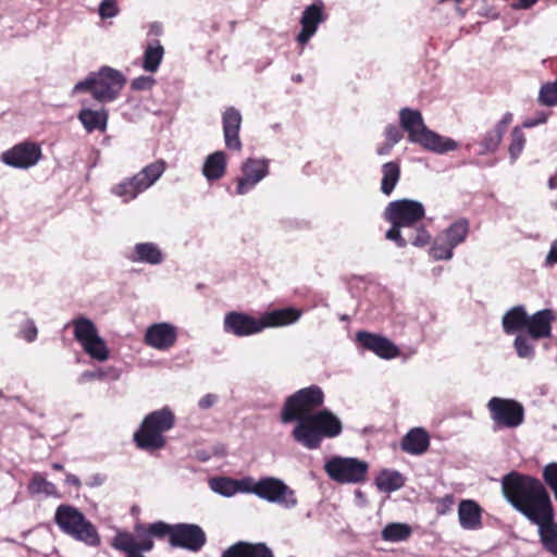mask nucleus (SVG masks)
Returning <instances> with one entry per match:
<instances>
[{"label":"nucleus","instance_id":"obj_35","mask_svg":"<svg viewBox=\"0 0 557 557\" xmlns=\"http://www.w3.org/2000/svg\"><path fill=\"white\" fill-rule=\"evenodd\" d=\"M412 534V529L407 523L392 522L382 530V539L386 542L406 541Z\"/></svg>","mask_w":557,"mask_h":557},{"label":"nucleus","instance_id":"obj_21","mask_svg":"<svg viewBox=\"0 0 557 557\" xmlns=\"http://www.w3.org/2000/svg\"><path fill=\"white\" fill-rule=\"evenodd\" d=\"M127 260L133 263L159 265L165 260V255L158 244L153 242L137 243L126 253Z\"/></svg>","mask_w":557,"mask_h":557},{"label":"nucleus","instance_id":"obj_43","mask_svg":"<svg viewBox=\"0 0 557 557\" xmlns=\"http://www.w3.org/2000/svg\"><path fill=\"white\" fill-rule=\"evenodd\" d=\"M504 133H502V131L497 129L496 127H493L485 134L481 143L482 150L479 153L485 154L487 152L496 151L500 145Z\"/></svg>","mask_w":557,"mask_h":557},{"label":"nucleus","instance_id":"obj_37","mask_svg":"<svg viewBox=\"0 0 557 557\" xmlns=\"http://www.w3.org/2000/svg\"><path fill=\"white\" fill-rule=\"evenodd\" d=\"M255 494L269 502L278 500V480L275 478H264L256 483Z\"/></svg>","mask_w":557,"mask_h":557},{"label":"nucleus","instance_id":"obj_23","mask_svg":"<svg viewBox=\"0 0 557 557\" xmlns=\"http://www.w3.org/2000/svg\"><path fill=\"white\" fill-rule=\"evenodd\" d=\"M555 319V313L550 309H543L532 315H528L525 329L529 336L534 341L550 337L552 323Z\"/></svg>","mask_w":557,"mask_h":557},{"label":"nucleus","instance_id":"obj_27","mask_svg":"<svg viewBox=\"0 0 557 557\" xmlns=\"http://www.w3.org/2000/svg\"><path fill=\"white\" fill-rule=\"evenodd\" d=\"M222 557H274L262 543L237 542L223 552Z\"/></svg>","mask_w":557,"mask_h":557},{"label":"nucleus","instance_id":"obj_49","mask_svg":"<svg viewBox=\"0 0 557 557\" xmlns=\"http://www.w3.org/2000/svg\"><path fill=\"white\" fill-rule=\"evenodd\" d=\"M297 498L295 496L294 491H292L287 485H285L281 481V506L286 508H292L296 506Z\"/></svg>","mask_w":557,"mask_h":557},{"label":"nucleus","instance_id":"obj_60","mask_svg":"<svg viewBox=\"0 0 557 557\" xmlns=\"http://www.w3.org/2000/svg\"><path fill=\"white\" fill-rule=\"evenodd\" d=\"M512 114L507 112L503 115L502 120L494 126L497 129L502 131L505 134L507 126L512 122Z\"/></svg>","mask_w":557,"mask_h":557},{"label":"nucleus","instance_id":"obj_2","mask_svg":"<svg viewBox=\"0 0 557 557\" xmlns=\"http://www.w3.org/2000/svg\"><path fill=\"white\" fill-rule=\"evenodd\" d=\"M342 432L341 419L329 409H320L295 423L292 434L298 444L313 450L320 448L324 438H335Z\"/></svg>","mask_w":557,"mask_h":557},{"label":"nucleus","instance_id":"obj_58","mask_svg":"<svg viewBox=\"0 0 557 557\" xmlns=\"http://www.w3.org/2000/svg\"><path fill=\"white\" fill-rule=\"evenodd\" d=\"M153 547V542L149 535H145L141 540L137 541L136 554L141 552H149Z\"/></svg>","mask_w":557,"mask_h":557},{"label":"nucleus","instance_id":"obj_28","mask_svg":"<svg viewBox=\"0 0 557 557\" xmlns=\"http://www.w3.org/2000/svg\"><path fill=\"white\" fill-rule=\"evenodd\" d=\"M78 120L83 124L87 133L94 131L104 132L108 124V111L106 109L92 110L83 108L78 112Z\"/></svg>","mask_w":557,"mask_h":557},{"label":"nucleus","instance_id":"obj_12","mask_svg":"<svg viewBox=\"0 0 557 557\" xmlns=\"http://www.w3.org/2000/svg\"><path fill=\"white\" fill-rule=\"evenodd\" d=\"M368 470L367 461L354 457L333 456L324 463V471L329 478L341 484L364 482Z\"/></svg>","mask_w":557,"mask_h":557},{"label":"nucleus","instance_id":"obj_53","mask_svg":"<svg viewBox=\"0 0 557 557\" xmlns=\"http://www.w3.org/2000/svg\"><path fill=\"white\" fill-rule=\"evenodd\" d=\"M235 487L236 493H253L255 494V487L256 483L253 479L251 478H244L240 480H235Z\"/></svg>","mask_w":557,"mask_h":557},{"label":"nucleus","instance_id":"obj_17","mask_svg":"<svg viewBox=\"0 0 557 557\" xmlns=\"http://www.w3.org/2000/svg\"><path fill=\"white\" fill-rule=\"evenodd\" d=\"M178 330L169 322H159L149 325L144 335V342L147 346L166 351L177 342Z\"/></svg>","mask_w":557,"mask_h":557},{"label":"nucleus","instance_id":"obj_44","mask_svg":"<svg viewBox=\"0 0 557 557\" xmlns=\"http://www.w3.org/2000/svg\"><path fill=\"white\" fill-rule=\"evenodd\" d=\"M410 234L406 239L416 247H424L431 240V235L424 226H414V228L407 230Z\"/></svg>","mask_w":557,"mask_h":557},{"label":"nucleus","instance_id":"obj_54","mask_svg":"<svg viewBox=\"0 0 557 557\" xmlns=\"http://www.w3.org/2000/svg\"><path fill=\"white\" fill-rule=\"evenodd\" d=\"M154 84V79L150 76H139L132 82V88L135 90L149 89Z\"/></svg>","mask_w":557,"mask_h":557},{"label":"nucleus","instance_id":"obj_7","mask_svg":"<svg viewBox=\"0 0 557 557\" xmlns=\"http://www.w3.org/2000/svg\"><path fill=\"white\" fill-rule=\"evenodd\" d=\"M54 521L63 533L74 540L94 547L100 544L96 527L77 508L60 505L55 510Z\"/></svg>","mask_w":557,"mask_h":557},{"label":"nucleus","instance_id":"obj_52","mask_svg":"<svg viewBox=\"0 0 557 557\" xmlns=\"http://www.w3.org/2000/svg\"><path fill=\"white\" fill-rule=\"evenodd\" d=\"M384 135L386 138L387 144L389 145H396L403 139V134L399 131V128L393 124H388L385 127Z\"/></svg>","mask_w":557,"mask_h":557},{"label":"nucleus","instance_id":"obj_14","mask_svg":"<svg viewBox=\"0 0 557 557\" xmlns=\"http://www.w3.org/2000/svg\"><path fill=\"white\" fill-rule=\"evenodd\" d=\"M242 175L236 180L237 195L250 193L268 174L269 164L264 159L249 158L242 163Z\"/></svg>","mask_w":557,"mask_h":557},{"label":"nucleus","instance_id":"obj_16","mask_svg":"<svg viewBox=\"0 0 557 557\" xmlns=\"http://www.w3.org/2000/svg\"><path fill=\"white\" fill-rule=\"evenodd\" d=\"M40 158V147L35 143L24 141L2 152L0 159L11 168L29 169L36 165Z\"/></svg>","mask_w":557,"mask_h":557},{"label":"nucleus","instance_id":"obj_50","mask_svg":"<svg viewBox=\"0 0 557 557\" xmlns=\"http://www.w3.org/2000/svg\"><path fill=\"white\" fill-rule=\"evenodd\" d=\"M37 333V327L32 320H26L20 331L21 336L28 343H32L36 339Z\"/></svg>","mask_w":557,"mask_h":557},{"label":"nucleus","instance_id":"obj_34","mask_svg":"<svg viewBox=\"0 0 557 557\" xmlns=\"http://www.w3.org/2000/svg\"><path fill=\"white\" fill-rule=\"evenodd\" d=\"M400 177L399 164L391 161L382 166L381 191L388 196L394 190Z\"/></svg>","mask_w":557,"mask_h":557},{"label":"nucleus","instance_id":"obj_56","mask_svg":"<svg viewBox=\"0 0 557 557\" xmlns=\"http://www.w3.org/2000/svg\"><path fill=\"white\" fill-rule=\"evenodd\" d=\"M557 264V238L552 242L549 251L545 257V265L553 267Z\"/></svg>","mask_w":557,"mask_h":557},{"label":"nucleus","instance_id":"obj_19","mask_svg":"<svg viewBox=\"0 0 557 557\" xmlns=\"http://www.w3.org/2000/svg\"><path fill=\"white\" fill-rule=\"evenodd\" d=\"M356 339L362 348L372 351L382 359L388 360L399 356L398 347L384 336L360 331L356 334Z\"/></svg>","mask_w":557,"mask_h":557},{"label":"nucleus","instance_id":"obj_39","mask_svg":"<svg viewBox=\"0 0 557 557\" xmlns=\"http://www.w3.org/2000/svg\"><path fill=\"white\" fill-rule=\"evenodd\" d=\"M510 136L511 143L509 145L508 151L510 160L513 163L522 153L527 139L520 127H513Z\"/></svg>","mask_w":557,"mask_h":557},{"label":"nucleus","instance_id":"obj_61","mask_svg":"<svg viewBox=\"0 0 557 557\" xmlns=\"http://www.w3.org/2000/svg\"><path fill=\"white\" fill-rule=\"evenodd\" d=\"M103 482H104V476L102 474L97 473V474H94L92 476H90L86 484L90 487H96V486L102 485Z\"/></svg>","mask_w":557,"mask_h":557},{"label":"nucleus","instance_id":"obj_40","mask_svg":"<svg viewBox=\"0 0 557 557\" xmlns=\"http://www.w3.org/2000/svg\"><path fill=\"white\" fill-rule=\"evenodd\" d=\"M531 339V337H528L527 335L523 334H519L516 336L513 341V346L519 358L529 360L534 358L535 350Z\"/></svg>","mask_w":557,"mask_h":557},{"label":"nucleus","instance_id":"obj_26","mask_svg":"<svg viewBox=\"0 0 557 557\" xmlns=\"http://www.w3.org/2000/svg\"><path fill=\"white\" fill-rule=\"evenodd\" d=\"M430 446V436L422 428L411 429L401 440L400 447L410 455H422Z\"/></svg>","mask_w":557,"mask_h":557},{"label":"nucleus","instance_id":"obj_4","mask_svg":"<svg viewBox=\"0 0 557 557\" xmlns=\"http://www.w3.org/2000/svg\"><path fill=\"white\" fill-rule=\"evenodd\" d=\"M425 210L420 201L411 199H399L388 203L384 211V219L392 224L385 237L394 242L397 247L404 248L408 245L403 231L414 228L423 219Z\"/></svg>","mask_w":557,"mask_h":557},{"label":"nucleus","instance_id":"obj_51","mask_svg":"<svg viewBox=\"0 0 557 557\" xmlns=\"http://www.w3.org/2000/svg\"><path fill=\"white\" fill-rule=\"evenodd\" d=\"M454 503L455 498L450 494H447L444 497L438 498L436 500V512L438 515L448 513L451 510Z\"/></svg>","mask_w":557,"mask_h":557},{"label":"nucleus","instance_id":"obj_38","mask_svg":"<svg viewBox=\"0 0 557 557\" xmlns=\"http://www.w3.org/2000/svg\"><path fill=\"white\" fill-rule=\"evenodd\" d=\"M112 546L124 552L126 556L136 555L137 540L128 532H117L112 540Z\"/></svg>","mask_w":557,"mask_h":557},{"label":"nucleus","instance_id":"obj_41","mask_svg":"<svg viewBox=\"0 0 557 557\" xmlns=\"http://www.w3.org/2000/svg\"><path fill=\"white\" fill-rule=\"evenodd\" d=\"M173 525H169L165 522L158 521L149 524L147 528L138 524L135 530L138 535H149V536H164L169 534L171 536Z\"/></svg>","mask_w":557,"mask_h":557},{"label":"nucleus","instance_id":"obj_30","mask_svg":"<svg viewBox=\"0 0 557 557\" xmlns=\"http://www.w3.org/2000/svg\"><path fill=\"white\" fill-rule=\"evenodd\" d=\"M528 323V313L523 306H516L509 309L502 319L504 332L515 334L525 329Z\"/></svg>","mask_w":557,"mask_h":557},{"label":"nucleus","instance_id":"obj_48","mask_svg":"<svg viewBox=\"0 0 557 557\" xmlns=\"http://www.w3.org/2000/svg\"><path fill=\"white\" fill-rule=\"evenodd\" d=\"M301 314L302 311L294 307L281 308V326L297 322Z\"/></svg>","mask_w":557,"mask_h":557},{"label":"nucleus","instance_id":"obj_59","mask_svg":"<svg viewBox=\"0 0 557 557\" xmlns=\"http://www.w3.org/2000/svg\"><path fill=\"white\" fill-rule=\"evenodd\" d=\"M216 400L218 397L215 395L207 394L199 399L198 406L201 409H209L216 403Z\"/></svg>","mask_w":557,"mask_h":557},{"label":"nucleus","instance_id":"obj_25","mask_svg":"<svg viewBox=\"0 0 557 557\" xmlns=\"http://www.w3.org/2000/svg\"><path fill=\"white\" fill-rule=\"evenodd\" d=\"M459 524L463 530H478L482 527V509L472 499H463L458 506Z\"/></svg>","mask_w":557,"mask_h":557},{"label":"nucleus","instance_id":"obj_8","mask_svg":"<svg viewBox=\"0 0 557 557\" xmlns=\"http://www.w3.org/2000/svg\"><path fill=\"white\" fill-rule=\"evenodd\" d=\"M278 325V309L263 313L259 318L239 311H231L223 320V331L236 337L258 334L268 327Z\"/></svg>","mask_w":557,"mask_h":557},{"label":"nucleus","instance_id":"obj_42","mask_svg":"<svg viewBox=\"0 0 557 557\" xmlns=\"http://www.w3.org/2000/svg\"><path fill=\"white\" fill-rule=\"evenodd\" d=\"M235 480L230 478H214L210 480V487L213 492L226 497L236 494Z\"/></svg>","mask_w":557,"mask_h":557},{"label":"nucleus","instance_id":"obj_45","mask_svg":"<svg viewBox=\"0 0 557 557\" xmlns=\"http://www.w3.org/2000/svg\"><path fill=\"white\" fill-rule=\"evenodd\" d=\"M539 101L548 107L557 104V86L556 83H547L543 85L539 92Z\"/></svg>","mask_w":557,"mask_h":557},{"label":"nucleus","instance_id":"obj_36","mask_svg":"<svg viewBox=\"0 0 557 557\" xmlns=\"http://www.w3.org/2000/svg\"><path fill=\"white\" fill-rule=\"evenodd\" d=\"M28 492L33 495L44 494L48 497L59 496L57 486L38 472L33 474L28 484Z\"/></svg>","mask_w":557,"mask_h":557},{"label":"nucleus","instance_id":"obj_57","mask_svg":"<svg viewBox=\"0 0 557 557\" xmlns=\"http://www.w3.org/2000/svg\"><path fill=\"white\" fill-rule=\"evenodd\" d=\"M546 121H547V114L544 112H540V113H537L536 117L525 120L523 123V127H525V128L535 127L540 124H544Z\"/></svg>","mask_w":557,"mask_h":557},{"label":"nucleus","instance_id":"obj_22","mask_svg":"<svg viewBox=\"0 0 557 557\" xmlns=\"http://www.w3.org/2000/svg\"><path fill=\"white\" fill-rule=\"evenodd\" d=\"M222 120L225 147L230 150L239 151L242 149L239 139L242 115L239 111L228 108L224 111Z\"/></svg>","mask_w":557,"mask_h":557},{"label":"nucleus","instance_id":"obj_9","mask_svg":"<svg viewBox=\"0 0 557 557\" xmlns=\"http://www.w3.org/2000/svg\"><path fill=\"white\" fill-rule=\"evenodd\" d=\"M324 403V393L317 386L301 388L289 396L282 411L284 422L295 421L298 423L304 417L315 413Z\"/></svg>","mask_w":557,"mask_h":557},{"label":"nucleus","instance_id":"obj_13","mask_svg":"<svg viewBox=\"0 0 557 557\" xmlns=\"http://www.w3.org/2000/svg\"><path fill=\"white\" fill-rule=\"evenodd\" d=\"M486 407L491 419L499 426L516 429L524 421V408L515 399L492 397Z\"/></svg>","mask_w":557,"mask_h":557},{"label":"nucleus","instance_id":"obj_33","mask_svg":"<svg viewBox=\"0 0 557 557\" xmlns=\"http://www.w3.org/2000/svg\"><path fill=\"white\" fill-rule=\"evenodd\" d=\"M164 55V49L159 41L149 44L144 52L143 69L146 72L154 73L158 71Z\"/></svg>","mask_w":557,"mask_h":557},{"label":"nucleus","instance_id":"obj_63","mask_svg":"<svg viewBox=\"0 0 557 557\" xmlns=\"http://www.w3.org/2000/svg\"><path fill=\"white\" fill-rule=\"evenodd\" d=\"M392 147L393 145L386 144L385 146L380 147L377 149V153L381 156L387 154L391 151Z\"/></svg>","mask_w":557,"mask_h":557},{"label":"nucleus","instance_id":"obj_11","mask_svg":"<svg viewBox=\"0 0 557 557\" xmlns=\"http://www.w3.org/2000/svg\"><path fill=\"white\" fill-rule=\"evenodd\" d=\"M74 338L83 350L94 360L103 362L110 357L104 339L99 335L96 324L88 318L79 317L71 321Z\"/></svg>","mask_w":557,"mask_h":557},{"label":"nucleus","instance_id":"obj_6","mask_svg":"<svg viewBox=\"0 0 557 557\" xmlns=\"http://www.w3.org/2000/svg\"><path fill=\"white\" fill-rule=\"evenodd\" d=\"M175 417L170 408L164 407L160 410L147 414L141 422L140 428L134 433L133 440L138 448L146 451L161 449L165 445L164 432L174 426Z\"/></svg>","mask_w":557,"mask_h":557},{"label":"nucleus","instance_id":"obj_5","mask_svg":"<svg viewBox=\"0 0 557 557\" xmlns=\"http://www.w3.org/2000/svg\"><path fill=\"white\" fill-rule=\"evenodd\" d=\"M125 76L110 66H102L97 72H90L87 77L76 83L72 94L90 92L92 98L101 103H109L117 99L124 85Z\"/></svg>","mask_w":557,"mask_h":557},{"label":"nucleus","instance_id":"obj_46","mask_svg":"<svg viewBox=\"0 0 557 557\" xmlns=\"http://www.w3.org/2000/svg\"><path fill=\"white\" fill-rule=\"evenodd\" d=\"M543 478L557 499V462H552L544 467Z\"/></svg>","mask_w":557,"mask_h":557},{"label":"nucleus","instance_id":"obj_3","mask_svg":"<svg viewBox=\"0 0 557 557\" xmlns=\"http://www.w3.org/2000/svg\"><path fill=\"white\" fill-rule=\"evenodd\" d=\"M400 127L408 134V140L434 153L444 154L458 148V143L430 129L419 110L403 108L399 111Z\"/></svg>","mask_w":557,"mask_h":557},{"label":"nucleus","instance_id":"obj_31","mask_svg":"<svg viewBox=\"0 0 557 557\" xmlns=\"http://www.w3.org/2000/svg\"><path fill=\"white\" fill-rule=\"evenodd\" d=\"M165 170L166 162L164 160H157L154 162L147 164L135 175L138 178L141 187L146 191L152 185H154L156 182L159 181V178L163 175Z\"/></svg>","mask_w":557,"mask_h":557},{"label":"nucleus","instance_id":"obj_18","mask_svg":"<svg viewBox=\"0 0 557 557\" xmlns=\"http://www.w3.org/2000/svg\"><path fill=\"white\" fill-rule=\"evenodd\" d=\"M206 534L197 524H174L171 533V545L198 552L206 544Z\"/></svg>","mask_w":557,"mask_h":557},{"label":"nucleus","instance_id":"obj_64","mask_svg":"<svg viewBox=\"0 0 557 557\" xmlns=\"http://www.w3.org/2000/svg\"><path fill=\"white\" fill-rule=\"evenodd\" d=\"M548 187L550 189H557V175L554 174L548 181Z\"/></svg>","mask_w":557,"mask_h":557},{"label":"nucleus","instance_id":"obj_20","mask_svg":"<svg viewBox=\"0 0 557 557\" xmlns=\"http://www.w3.org/2000/svg\"><path fill=\"white\" fill-rule=\"evenodd\" d=\"M539 528V535L544 548L557 556V523L554 521L553 506L539 513L534 520H529Z\"/></svg>","mask_w":557,"mask_h":557},{"label":"nucleus","instance_id":"obj_55","mask_svg":"<svg viewBox=\"0 0 557 557\" xmlns=\"http://www.w3.org/2000/svg\"><path fill=\"white\" fill-rule=\"evenodd\" d=\"M106 376V372L103 370H97V371H84L78 381L81 383H85L92 380H102Z\"/></svg>","mask_w":557,"mask_h":557},{"label":"nucleus","instance_id":"obj_1","mask_svg":"<svg viewBox=\"0 0 557 557\" xmlns=\"http://www.w3.org/2000/svg\"><path fill=\"white\" fill-rule=\"evenodd\" d=\"M502 491L506 500L528 520L552 506L549 495L540 480L512 471L502 480Z\"/></svg>","mask_w":557,"mask_h":557},{"label":"nucleus","instance_id":"obj_10","mask_svg":"<svg viewBox=\"0 0 557 557\" xmlns=\"http://www.w3.org/2000/svg\"><path fill=\"white\" fill-rule=\"evenodd\" d=\"M469 232L467 219L456 220L435 236L429 249L430 257L435 261L453 259L455 248L467 240Z\"/></svg>","mask_w":557,"mask_h":557},{"label":"nucleus","instance_id":"obj_62","mask_svg":"<svg viewBox=\"0 0 557 557\" xmlns=\"http://www.w3.org/2000/svg\"><path fill=\"white\" fill-rule=\"evenodd\" d=\"M65 483L70 485H74L76 488H79L82 486L81 480L71 473H67L65 475Z\"/></svg>","mask_w":557,"mask_h":557},{"label":"nucleus","instance_id":"obj_29","mask_svg":"<svg viewBox=\"0 0 557 557\" xmlns=\"http://www.w3.org/2000/svg\"><path fill=\"white\" fill-rule=\"evenodd\" d=\"M110 191L113 196L120 198L122 202L128 203L129 201L136 199L145 190L136 175H133L113 185Z\"/></svg>","mask_w":557,"mask_h":557},{"label":"nucleus","instance_id":"obj_15","mask_svg":"<svg viewBox=\"0 0 557 557\" xmlns=\"http://www.w3.org/2000/svg\"><path fill=\"white\" fill-rule=\"evenodd\" d=\"M327 18L322 0H315L306 7L300 16V32L296 37L300 46H305L317 34L319 26Z\"/></svg>","mask_w":557,"mask_h":557},{"label":"nucleus","instance_id":"obj_32","mask_svg":"<svg viewBox=\"0 0 557 557\" xmlns=\"http://www.w3.org/2000/svg\"><path fill=\"white\" fill-rule=\"evenodd\" d=\"M377 488L385 493L399 490L405 484L403 474L395 470H383L375 479Z\"/></svg>","mask_w":557,"mask_h":557},{"label":"nucleus","instance_id":"obj_24","mask_svg":"<svg viewBox=\"0 0 557 557\" xmlns=\"http://www.w3.org/2000/svg\"><path fill=\"white\" fill-rule=\"evenodd\" d=\"M227 161V154L223 150L209 153L201 168V173L207 182L213 183L223 178L226 174Z\"/></svg>","mask_w":557,"mask_h":557},{"label":"nucleus","instance_id":"obj_47","mask_svg":"<svg viewBox=\"0 0 557 557\" xmlns=\"http://www.w3.org/2000/svg\"><path fill=\"white\" fill-rule=\"evenodd\" d=\"M120 12L116 0H102L99 4V16L102 20L115 17Z\"/></svg>","mask_w":557,"mask_h":557}]
</instances>
